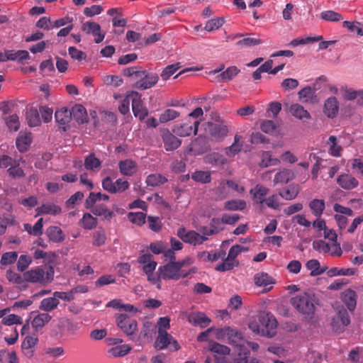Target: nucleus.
<instances>
[{"label": "nucleus", "mask_w": 363, "mask_h": 363, "mask_svg": "<svg viewBox=\"0 0 363 363\" xmlns=\"http://www.w3.org/2000/svg\"><path fill=\"white\" fill-rule=\"evenodd\" d=\"M123 74L136 80L133 87L145 90L153 87L159 80L156 73L148 72L140 67H130L123 70Z\"/></svg>", "instance_id": "f257e3e1"}, {"label": "nucleus", "mask_w": 363, "mask_h": 363, "mask_svg": "<svg viewBox=\"0 0 363 363\" xmlns=\"http://www.w3.org/2000/svg\"><path fill=\"white\" fill-rule=\"evenodd\" d=\"M191 264V259H185L179 262H169V263L161 266L158 269L160 277L164 279H174L178 280L181 278H185L191 273L196 272L194 267L189 270L184 269L183 268Z\"/></svg>", "instance_id": "f03ea898"}, {"label": "nucleus", "mask_w": 363, "mask_h": 363, "mask_svg": "<svg viewBox=\"0 0 363 363\" xmlns=\"http://www.w3.org/2000/svg\"><path fill=\"white\" fill-rule=\"evenodd\" d=\"M291 305L302 315L311 318L315 311V298L311 293L304 292L291 299Z\"/></svg>", "instance_id": "7ed1b4c3"}, {"label": "nucleus", "mask_w": 363, "mask_h": 363, "mask_svg": "<svg viewBox=\"0 0 363 363\" xmlns=\"http://www.w3.org/2000/svg\"><path fill=\"white\" fill-rule=\"evenodd\" d=\"M216 337L219 340H227L228 343L235 347H242L245 343L243 335L236 328L226 326L215 330Z\"/></svg>", "instance_id": "20e7f679"}, {"label": "nucleus", "mask_w": 363, "mask_h": 363, "mask_svg": "<svg viewBox=\"0 0 363 363\" xmlns=\"http://www.w3.org/2000/svg\"><path fill=\"white\" fill-rule=\"evenodd\" d=\"M350 323V319L347 310L342 306L338 307L337 313L332 320L333 329L337 333H342Z\"/></svg>", "instance_id": "39448f33"}, {"label": "nucleus", "mask_w": 363, "mask_h": 363, "mask_svg": "<svg viewBox=\"0 0 363 363\" xmlns=\"http://www.w3.org/2000/svg\"><path fill=\"white\" fill-rule=\"evenodd\" d=\"M199 123V121H191L186 118L182 123L174 125L172 132L180 137L189 136L192 133L196 134Z\"/></svg>", "instance_id": "423d86ee"}, {"label": "nucleus", "mask_w": 363, "mask_h": 363, "mask_svg": "<svg viewBox=\"0 0 363 363\" xmlns=\"http://www.w3.org/2000/svg\"><path fill=\"white\" fill-rule=\"evenodd\" d=\"M102 186L111 194L122 193L128 189L129 183L122 179H118L113 182L110 177H106L102 181Z\"/></svg>", "instance_id": "0eeeda50"}, {"label": "nucleus", "mask_w": 363, "mask_h": 363, "mask_svg": "<svg viewBox=\"0 0 363 363\" xmlns=\"http://www.w3.org/2000/svg\"><path fill=\"white\" fill-rule=\"evenodd\" d=\"M259 320L261 325L264 328L262 333L268 337H272L275 334V329L277 326V322L273 315L268 313L260 314Z\"/></svg>", "instance_id": "6e6552de"}, {"label": "nucleus", "mask_w": 363, "mask_h": 363, "mask_svg": "<svg viewBox=\"0 0 363 363\" xmlns=\"http://www.w3.org/2000/svg\"><path fill=\"white\" fill-rule=\"evenodd\" d=\"M132 100V110L135 117L138 118L140 121H143L148 115V110L144 107L140 99L141 94L137 91L130 92Z\"/></svg>", "instance_id": "1a4fd4ad"}, {"label": "nucleus", "mask_w": 363, "mask_h": 363, "mask_svg": "<svg viewBox=\"0 0 363 363\" xmlns=\"http://www.w3.org/2000/svg\"><path fill=\"white\" fill-rule=\"evenodd\" d=\"M177 235L184 242L194 245L202 244L207 240L206 236L201 235L194 230L186 231L184 228H179Z\"/></svg>", "instance_id": "9d476101"}, {"label": "nucleus", "mask_w": 363, "mask_h": 363, "mask_svg": "<svg viewBox=\"0 0 363 363\" xmlns=\"http://www.w3.org/2000/svg\"><path fill=\"white\" fill-rule=\"evenodd\" d=\"M117 325L127 335H132L137 330V322L126 314H120L116 318Z\"/></svg>", "instance_id": "9b49d317"}, {"label": "nucleus", "mask_w": 363, "mask_h": 363, "mask_svg": "<svg viewBox=\"0 0 363 363\" xmlns=\"http://www.w3.org/2000/svg\"><path fill=\"white\" fill-rule=\"evenodd\" d=\"M155 344L160 350L164 349L168 345H171L175 351L179 349L178 342L173 340L172 337L169 335L165 330L162 328H159L158 330V337H157Z\"/></svg>", "instance_id": "f8f14e48"}, {"label": "nucleus", "mask_w": 363, "mask_h": 363, "mask_svg": "<svg viewBox=\"0 0 363 363\" xmlns=\"http://www.w3.org/2000/svg\"><path fill=\"white\" fill-rule=\"evenodd\" d=\"M57 326L59 328V331H53L55 337H62L65 332L73 334L79 329L77 323L67 318H60Z\"/></svg>", "instance_id": "ddd939ff"}, {"label": "nucleus", "mask_w": 363, "mask_h": 363, "mask_svg": "<svg viewBox=\"0 0 363 363\" xmlns=\"http://www.w3.org/2000/svg\"><path fill=\"white\" fill-rule=\"evenodd\" d=\"M162 138L164 143V147L167 151H172L178 148L182 142L168 129H164L162 131Z\"/></svg>", "instance_id": "4468645a"}, {"label": "nucleus", "mask_w": 363, "mask_h": 363, "mask_svg": "<svg viewBox=\"0 0 363 363\" xmlns=\"http://www.w3.org/2000/svg\"><path fill=\"white\" fill-rule=\"evenodd\" d=\"M24 282L40 283L45 281V271L40 267H35L23 273Z\"/></svg>", "instance_id": "2eb2a0df"}, {"label": "nucleus", "mask_w": 363, "mask_h": 363, "mask_svg": "<svg viewBox=\"0 0 363 363\" xmlns=\"http://www.w3.org/2000/svg\"><path fill=\"white\" fill-rule=\"evenodd\" d=\"M55 116L60 128L63 130H66V126L72 120V113L70 110L67 108H62L56 111Z\"/></svg>", "instance_id": "dca6fc26"}, {"label": "nucleus", "mask_w": 363, "mask_h": 363, "mask_svg": "<svg viewBox=\"0 0 363 363\" xmlns=\"http://www.w3.org/2000/svg\"><path fill=\"white\" fill-rule=\"evenodd\" d=\"M341 299L343 303L347 306V309L353 311L357 306V294L351 289H347L341 293Z\"/></svg>", "instance_id": "f3484780"}, {"label": "nucleus", "mask_w": 363, "mask_h": 363, "mask_svg": "<svg viewBox=\"0 0 363 363\" xmlns=\"http://www.w3.org/2000/svg\"><path fill=\"white\" fill-rule=\"evenodd\" d=\"M339 110V103L335 96L329 97L324 104L323 112L330 118H335Z\"/></svg>", "instance_id": "a211bd4d"}, {"label": "nucleus", "mask_w": 363, "mask_h": 363, "mask_svg": "<svg viewBox=\"0 0 363 363\" xmlns=\"http://www.w3.org/2000/svg\"><path fill=\"white\" fill-rule=\"evenodd\" d=\"M188 320L194 325L205 328L209 325L211 320L201 312H192L188 315Z\"/></svg>", "instance_id": "6ab92c4d"}, {"label": "nucleus", "mask_w": 363, "mask_h": 363, "mask_svg": "<svg viewBox=\"0 0 363 363\" xmlns=\"http://www.w3.org/2000/svg\"><path fill=\"white\" fill-rule=\"evenodd\" d=\"M289 112L295 118L301 121H307L311 118L310 113L298 104H291Z\"/></svg>", "instance_id": "aec40b11"}, {"label": "nucleus", "mask_w": 363, "mask_h": 363, "mask_svg": "<svg viewBox=\"0 0 363 363\" xmlns=\"http://www.w3.org/2000/svg\"><path fill=\"white\" fill-rule=\"evenodd\" d=\"M32 137L30 133L21 132L16 138V147L21 152H26L30 146Z\"/></svg>", "instance_id": "412c9836"}, {"label": "nucleus", "mask_w": 363, "mask_h": 363, "mask_svg": "<svg viewBox=\"0 0 363 363\" xmlns=\"http://www.w3.org/2000/svg\"><path fill=\"white\" fill-rule=\"evenodd\" d=\"M72 118H73L78 123H84L88 121V116L86 108L81 104H76L70 110Z\"/></svg>", "instance_id": "4be33fe9"}, {"label": "nucleus", "mask_w": 363, "mask_h": 363, "mask_svg": "<svg viewBox=\"0 0 363 363\" xmlns=\"http://www.w3.org/2000/svg\"><path fill=\"white\" fill-rule=\"evenodd\" d=\"M269 189L260 184L256 185L250 190V194H252L253 201L257 203H263L265 202V196L269 193Z\"/></svg>", "instance_id": "5701e85b"}, {"label": "nucleus", "mask_w": 363, "mask_h": 363, "mask_svg": "<svg viewBox=\"0 0 363 363\" xmlns=\"http://www.w3.org/2000/svg\"><path fill=\"white\" fill-rule=\"evenodd\" d=\"M37 214L35 216H38L40 215L43 214H49V215H57L60 214L62 211L61 208L52 203H45L42 206H39L36 209Z\"/></svg>", "instance_id": "b1692460"}, {"label": "nucleus", "mask_w": 363, "mask_h": 363, "mask_svg": "<svg viewBox=\"0 0 363 363\" xmlns=\"http://www.w3.org/2000/svg\"><path fill=\"white\" fill-rule=\"evenodd\" d=\"M28 124L30 127H36L40 125L41 120L39 111L33 107L28 108L26 113Z\"/></svg>", "instance_id": "393cba45"}, {"label": "nucleus", "mask_w": 363, "mask_h": 363, "mask_svg": "<svg viewBox=\"0 0 363 363\" xmlns=\"http://www.w3.org/2000/svg\"><path fill=\"white\" fill-rule=\"evenodd\" d=\"M119 168L121 172L126 176H132L137 172V165L134 160H121Z\"/></svg>", "instance_id": "a878e982"}, {"label": "nucleus", "mask_w": 363, "mask_h": 363, "mask_svg": "<svg viewBox=\"0 0 363 363\" xmlns=\"http://www.w3.org/2000/svg\"><path fill=\"white\" fill-rule=\"evenodd\" d=\"M306 267L311 271L310 275L312 277L320 275L328 269L327 267H321L319 261L315 259L308 260Z\"/></svg>", "instance_id": "bb28decb"}, {"label": "nucleus", "mask_w": 363, "mask_h": 363, "mask_svg": "<svg viewBox=\"0 0 363 363\" xmlns=\"http://www.w3.org/2000/svg\"><path fill=\"white\" fill-rule=\"evenodd\" d=\"M209 131L210 134L213 137L216 138H220L227 135L228 129L225 125L211 123L209 125Z\"/></svg>", "instance_id": "cd10ccee"}, {"label": "nucleus", "mask_w": 363, "mask_h": 363, "mask_svg": "<svg viewBox=\"0 0 363 363\" xmlns=\"http://www.w3.org/2000/svg\"><path fill=\"white\" fill-rule=\"evenodd\" d=\"M337 183L345 189H352L358 184L357 180L350 175H341L337 178Z\"/></svg>", "instance_id": "c85d7f7f"}, {"label": "nucleus", "mask_w": 363, "mask_h": 363, "mask_svg": "<svg viewBox=\"0 0 363 363\" xmlns=\"http://www.w3.org/2000/svg\"><path fill=\"white\" fill-rule=\"evenodd\" d=\"M46 234L49 239L55 242H60L65 240L62 230L57 226H50L46 230Z\"/></svg>", "instance_id": "c756f323"}, {"label": "nucleus", "mask_w": 363, "mask_h": 363, "mask_svg": "<svg viewBox=\"0 0 363 363\" xmlns=\"http://www.w3.org/2000/svg\"><path fill=\"white\" fill-rule=\"evenodd\" d=\"M242 139L241 135H235L234 137L233 143L225 149L226 156L229 157H234L238 152H240L241 146L240 142Z\"/></svg>", "instance_id": "7c9ffc66"}, {"label": "nucleus", "mask_w": 363, "mask_h": 363, "mask_svg": "<svg viewBox=\"0 0 363 363\" xmlns=\"http://www.w3.org/2000/svg\"><path fill=\"white\" fill-rule=\"evenodd\" d=\"M300 191L299 186L298 185L291 184L287 186L282 191L279 193V195L287 201H291L294 199L297 195L298 194Z\"/></svg>", "instance_id": "2f4dec72"}, {"label": "nucleus", "mask_w": 363, "mask_h": 363, "mask_svg": "<svg viewBox=\"0 0 363 363\" xmlns=\"http://www.w3.org/2000/svg\"><path fill=\"white\" fill-rule=\"evenodd\" d=\"M89 208L92 213L97 216H104L105 218H108L113 216V212L109 211L105 205L101 204L100 202L96 203Z\"/></svg>", "instance_id": "473e14b6"}, {"label": "nucleus", "mask_w": 363, "mask_h": 363, "mask_svg": "<svg viewBox=\"0 0 363 363\" xmlns=\"http://www.w3.org/2000/svg\"><path fill=\"white\" fill-rule=\"evenodd\" d=\"M59 303V300L53 295V297L43 299L39 308L44 311H51L57 307Z\"/></svg>", "instance_id": "72a5a7b5"}, {"label": "nucleus", "mask_w": 363, "mask_h": 363, "mask_svg": "<svg viewBox=\"0 0 363 363\" xmlns=\"http://www.w3.org/2000/svg\"><path fill=\"white\" fill-rule=\"evenodd\" d=\"M108 199L109 196L106 194L91 192L88 198L86 199L85 206L86 208H91V206H93L101 201H108Z\"/></svg>", "instance_id": "f704fd0d"}, {"label": "nucleus", "mask_w": 363, "mask_h": 363, "mask_svg": "<svg viewBox=\"0 0 363 363\" xmlns=\"http://www.w3.org/2000/svg\"><path fill=\"white\" fill-rule=\"evenodd\" d=\"M52 317L48 313H43L37 315L32 321V326L36 330L42 328L45 324L49 323Z\"/></svg>", "instance_id": "c9c22d12"}, {"label": "nucleus", "mask_w": 363, "mask_h": 363, "mask_svg": "<svg viewBox=\"0 0 363 363\" xmlns=\"http://www.w3.org/2000/svg\"><path fill=\"white\" fill-rule=\"evenodd\" d=\"M208 350L212 352L221 355H228L230 352V347L215 341H211L209 342Z\"/></svg>", "instance_id": "e433bc0d"}, {"label": "nucleus", "mask_w": 363, "mask_h": 363, "mask_svg": "<svg viewBox=\"0 0 363 363\" xmlns=\"http://www.w3.org/2000/svg\"><path fill=\"white\" fill-rule=\"evenodd\" d=\"M180 113L176 110L167 108L160 113L159 117L160 123H166L179 116Z\"/></svg>", "instance_id": "4c0bfd02"}, {"label": "nucleus", "mask_w": 363, "mask_h": 363, "mask_svg": "<svg viewBox=\"0 0 363 363\" xmlns=\"http://www.w3.org/2000/svg\"><path fill=\"white\" fill-rule=\"evenodd\" d=\"M343 27L351 32L355 33L357 35H363V23L345 21L343 22Z\"/></svg>", "instance_id": "58836bf2"}, {"label": "nucleus", "mask_w": 363, "mask_h": 363, "mask_svg": "<svg viewBox=\"0 0 363 363\" xmlns=\"http://www.w3.org/2000/svg\"><path fill=\"white\" fill-rule=\"evenodd\" d=\"M355 272L356 270L353 268L339 269L337 267H333L328 271L327 274L330 277L335 276H352Z\"/></svg>", "instance_id": "ea45409f"}, {"label": "nucleus", "mask_w": 363, "mask_h": 363, "mask_svg": "<svg viewBox=\"0 0 363 363\" xmlns=\"http://www.w3.org/2000/svg\"><path fill=\"white\" fill-rule=\"evenodd\" d=\"M255 283L258 286H267L273 284V279L269 277L267 273H259L255 275Z\"/></svg>", "instance_id": "a19ab883"}, {"label": "nucleus", "mask_w": 363, "mask_h": 363, "mask_svg": "<svg viewBox=\"0 0 363 363\" xmlns=\"http://www.w3.org/2000/svg\"><path fill=\"white\" fill-rule=\"evenodd\" d=\"M309 206L313 213L315 216L319 217L322 215L325 209V202L321 199H313L309 203Z\"/></svg>", "instance_id": "79ce46f5"}, {"label": "nucleus", "mask_w": 363, "mask_h": 363, "mask_svg": "<svg viewBox=\"0 0 363 363\" xmlns=\"http://www.w3.org/2000/svg\"><path fill=\"white\" fill-rule=\"evenodd\" d=\"M262 43V40L257 38L247 37L236 43V45L240 48H250Z\"/></svg>", "instance_id": "37998d69"}, {"label": "nucleus", "mask_w": 363, "mask_h": 363, "mask_svg": "<svg viewBox=\"0 0 363 363\" xmlns=\"http://www.w3.org/2000/svg\"><path fill=\"white\" fill-rule=\"evenodd\" d=\"M240 72V69H238L236 66H231L229 67L220 73L219 77L220 79L223 81H230L232 80L235 76H237Z\"/></svg>", "instance_id": "c03bdc74"}, {"label": "nucleus", "mask_w": 363, "mask_h": 363, "mask_svg": "<svg viewBox=\"0 0 363 363\" xmlns=\"http://www.w3.org/2000/svg\"><path fill=\"white\" fill-rule=\"evenodd\" d=\"M294 177V174L289 169H284L278 172L274 177V182L275 183H287Z\"/></svg>", "instance_id": "a18cd8bd"}, {"label": "nucleus", "mask_w": 363, "mask_h": 363, "mask_svg": "<svg viewBox=\"0 0 363 363\" xmlns=\"http://www.w3.org/2000/svg\"><path fill=\"white\" fill-rule=\"evenodd\" d=\"M167 181V179L159 174H152L147 177L146 183L148 186H156L163 184Z\"/></svg>", "instance_id": "49530a36"}, {"label": "nucleus", "mask_w": 363, "mask_h": 363, "mask_svg": "<svg viewBox=\"0 0 363 363\" xmlns=\"http://www.w3.org/2000/svg\"><path fill=\"white\" fill-rule=\"evenodd\" d=\"M6 277L11 283L16 284L18 286H23L24 284L23 275L21 276L11 269L6 271Z\"/></svg>", "instance_id": "de8ad7c7"}, {"label": "nucleus", "mask_w": 363, "mask_h": 363, "mask_svg": "<svg viewBox=\"0 0 363 363\" xmlns=\"http://www.w3.org/2000/svg\"><path fill=\"white\" fill-rule=\"evenodd\" d=\"M245 206L246 203L242 200H231L225 203V208L228 211L243 210Z\"/></svg>", "instance_id": "09e8293b"}, {"label": "nucleus", "mask_w": 363, "mask_h": 363, "mask_svg": "<svg viewBox=\"0 0 363 363\" xmlns=\"http://www.w3.org/2000/svg\"><path fill=\"white\" fill-rule=\"evenodd\" d=\"M329 142L330 143L329 148L330 154L333 157H340L342 149L340 145H337V138L334 135L330 136Z\"/></svg>", "instance_id": "8fccbe9b"}, {"label": "nucleus", "mask_w": 363, "mask_h": 363, "mask_svg": "<svg viewBox=\"0 0 363 363\" xmlns=\"http://www.w3.org/2000/svg\"><path fill=\"white\" fill-rule=\"evenodd\" d=\"M191 178L194 181L202 184L209 183L211 182V173L207 171H197L191 175Z\"/></svg>", "instance_id": "3c124183"}, {"label": "nucleus", "mask_w": 363, "mask_h": 363, "mask_svg": "<svg viewBox=\"0 0 363 363\" xmlns=\"http://www.w3.org/2000/svg\"><path fill=\"white\" fill-rule=\"evenodd\" d=\"M180 68L179 62L167 66L162 72L160 76L164 81L167 80Z\"/></svg>", "instance_id": "603ef678"}, {"label": "nucleus", "mask_w": 363, "mask_h": 363, "mask_svg": "<svg viewBox=\"0 0 363 363\" xmlns=\"http://www.w3.org/2000/svg\"><path fill=\"white\" fill-rule=\"evenodd\" d=\"M130 347L127 345H118L112 347L108 350V353L113 357H122L128 353Z\"/></svg>", "instance_id": "864d4df0"}, {"label": "nucleus", "mask_w": 363, "mask_h": 363, "mask_svg": "<svg viewBox=\"0 0 363 363\" xmlns=\"http://www.w3.org/2000/svg\"><path fill=\"white\" fill-rule=\"evenodd\" d=\"M322 19L328 21H340L342 19V16L340 13L334 11H325L320 13Z\"/></svg>", "instance_id": "5fc2aeb1"}, {"label": "nucleus", "mask_w": 363, "mask_h": 363, "mask_svg": "<svg viewBox=\"0 0 363 363\" xmlns=\"http://www.w3.org/2000/svg\"><path fill=\"white\" fill-rule=\"evenodd\" d=\"M237 265H238V261H233L226 257L223 262L216 266V269L219 272H225L232 269Z\"/></svg>", "instance_id": "6e6d98bb"}, {"label": "nucleus", "mask_w": 363, "mask_h": 363, "mask_svg": "<svg viewBox=\"0 0 363 363\" xmlns=\"http://www.w3.org/2000/svg\"><path fill=\"white\" fill-rule=\"evenodd\" d=\"M6 124L10 130L17 131L20 126L18 116L16 114L9 116L6 118Z\"/></svg>", "instance_id": "4d7b16f0"}, {"label": "nucleus", "mask_w": 363, "mask_h": 363, "mask_svg": "<svg viewBox=\"0 0 363 363\" xmlns=\"http://www.w3.org/2000/svg\"><path fill=\"white\" fill-rule=\"evenodd\" d=\"M18 257L16 252H9L2 255L0 263L2 265H9L14 263Z\"/></svg>", "instance_id": "13d9d810"}, {"label": "nucleus", "mask_w": 363, "mask_h": 363, "mask_svg": "<svg viewBox=\"0 0 363 363\" xmlns=\"http://www.w3.org/2000/svg\"><path fill=\"white\" fill-rule=\"evenodd\" d=\"M223 23H224V21L221 18H213V19L209 20L206 23V24L205 26V29L207 31L211 32V31H213L214 30L219 28L220 26H223Z\"/></svg>", "instance_id": "bf43d9fd"}, {"label": "nucleus", "mask_w": 363, "mask_h": 363, "mask_svg": "<svg viewBox=\"0 0 363 363\" xmlns=\"http://www.w3.org/2000/svg\"><path fill=\"white\" fill-rule=\"evenodd\" d=\"M248 247H242L239 245H233L230 247L228 255L227 257L229 258V259H232L233 261H238L236 259V257L242 252L247 251Z\"/></svg>", "instance_id": "052dcab7"}, {"label": "nucleus", "mask_w": 363, "mask_h": 363, "mask_svg": "<svg viewBox=\"0 0 363 363\" xmlns=\"http://www.w3.org/2000/svg\"><path fill=\"white\" fill-rule=\"evenodd\" d=\"M313 247L321 253H328L330 251V245L322 240L314 241L313 242Z\"/></svg>", "instance_id": "680f3d73"}, {"label": "nucleus", "mask_w": 363, "mask_h": 363, "mask_svg": "<svg viewBox=\"0 0 363 363\" xmlns=\"http://www.w3.org/2000/svg\"><path fill=\"white\" fill-rule=\"evenodd\" d=\"M96 219L89 213H85L82 218V225L86 229H92L96 227Z\"/></svg>", "instance_id": "e2e57ef3"}, {"label": "nucleus", "mask_w": 363, "mask_h": 363, "mask_svg": "<svg viewBox=\"0 0 363 363\" xmlns=\"http://www.w3.org/2000/svg\"><path fill=\"white\" fill-rule=\"evenodd\" d=\"M31 257L28 255H21L17 262V269L20 272H24L31 263Z\"/></svg>", "instance_id": "0e129e2a"}, {"label": "nucleus", "mask_w": 363, "mask_h": 363, "mask_svg": "<svg viewBox=\"0 0 363 363\" xmlns=\"http://www.w3.org/2000/svg\"><path fill=\"white\" fill-rule=\"evenodd\" d=\"M145 214L143 212L130 213L128 215L129 220L138 225H141L145 222Z\"/></svg>", "instance_id": "69168bd1"}, {"label": "nucleus", "mask_w": 363, "mask_h": 363, "mask_svg": "<svg viewBox=\"0 0 363 363\" xmlns=\"http://www.w3.org/2000/svg\"><path fill=\"white\" fill-rule=\"evenodd\" d=\"M82 30L86 33L92 34L94 31L101 30V26L96 22L86 21L82 24Z\"/></svg>", "instance_id": "338daca9"}, {"label": "nucleus", "mask_w": 363, "mask_h": 363, "mask_svg": "<svg viewBox=\"0 0 363 363\" xmlns=\"http://www.w3.org/2000/svg\"><path fill=\"white\" fill-rule=\"evenodd\" d=\"M357 96H359L361 98L363 99V90L357 91L352 89L346 88L345 89V93L343 94V97L345 99L352 101L355 99L357 97Z\"/></svg>", "instance_id": "774afa93"}]
</instances>
